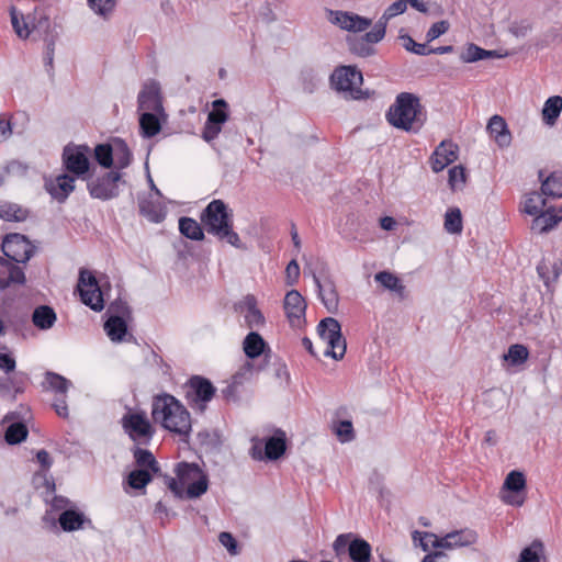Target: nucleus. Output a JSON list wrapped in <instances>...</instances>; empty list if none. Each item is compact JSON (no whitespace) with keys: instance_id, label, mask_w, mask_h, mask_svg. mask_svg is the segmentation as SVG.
Returning a JSON list of instances; mask_svg holds the SVG:
<instances>
[{"instance_id":"1","label":"nucleus","mask_w":562,"mask_h":562,"mask_svg":"<svg viewBox=\"0 0 562 562\" xmlns=\"http://www.w3.org/2000/svg\"><path fill=\"white\" fill-rule=\"evenodd\" d=\"M151 418L166 430L179 436L189 443L192 420L190 412L171 394H160L153 398Z\"/></svg>"},{"instance_id":"2","label":"nucleus","mask_w":562,"mask_h":562,"mask_svg":"<svg viewBox=\"0 0 562 562\" xmlns=\"http://www.w3.org/2000/svg\"><path fill=\"white\" fill-rule=\"evenodd\" d=\"M201 224L207 234L236 248H243L238 234L234 231L233 211L223 200H213L201 212Z\"/></svg>"},{"instance_id":"3","label":"nucleus","mask_w":562,"mask_h":562,"mask_svg":"<svg viewBox=\"0 0 562 562\" xmlns=\"http://www.w3.org/2000/svg\"><path fill=\"white\" fill-rule=\"evenodd\" d=\"M386 120L395 128L417 133L426 122V113L419 98L411 92H401L386 112Z\"/></svg>"},{"instance_id":"4","label":"nucleus","mask_w":562,"mask_h":562,"mask_svg":"<svg viewBox=\"0 0 562 562\" xmlns=\"http://www.w3.org/2000/svg\"><path fill=\"white\" fill-rule=\"evenodd\" d=\"M110 288V281L106 276L97 279L88 269H80L77 289L81 302L91 310L101 312L104 308V296Z\"/></svg>"},{"instance_id":"5","label":"nucleus","mask_w":562,"mask_h":562,"mask_svg":"<svg viewBox=\"0 0 562 562\" xmlns=\"http://www.w3.org/2000/svg\"><path fill=\"white\" fill-rule=\"evenodd\" d=\"M362 81V72L356 66H339L330 75L331 87L337 91L348 93L352 100L370 98L371 92L359 87Z\"/></svg>"},{"instance_id":"6","label":"nucleus","mask_w":562,"mask_h":562,"mask_svg":"<svg viewBox=\"0 0 562 562\" xmlns=\"http://www.w3.org/2000/svg\"><path fill=\"white\" fill-rule=\"evenodd\" d=\"M175 471L181 485H187L186 496L188 498H198L207 491V474L196 463L180 462Z\"/></svg>"},{"instance_id":"7","label":"nucleus","mask_w":562,"mask_h":562,"mask_svg":"<svg viewBox=\"0 0 562 562\" xmlns=\"http://www.w3.org/2000/svg\"><path fill=\"white\" fill-rule=\"evenodd\" d=\"M89 150L87 145L68 144L64 147L61 161L67 173L82 180L90 178Z\"/></svg>"},{"instance_id":"8","label":"nucleus","mask_w":562,"mask_h":562,"mask_svg":"<svg viewBox=\"0 0 562 562\" xmlns=\"http://www.w3.org/2000/svg\"><path fill=\"white\" fill-rule=\"evenodd\" d=\"M250 454L252 459L262 461H276L280 459L286 450L285 432L277 429L273 436L266 439L252 438Z\"/></svg>"},{"instance_id":"9","label":"nucleus","mask_w":562,"mask_h":562,"mask_svg":"<svg viewBox=\"0 0 562 562\" xmlns=\"http://www.w3.org/2000/svg\"><path fill=\"white\" fill-rule=\"evenodd\" d=\"M36 246L23 234H7L1 244V250L7 260L13 263H26L36 252Z\"/></svg>"},{"instance_id":"10","label":"nucleus","mask_w":562,"mask_h":562,"mask_svg":"<svg viewBox=\"0 0 562 562\" xmlns=\"http://www.w3.org/2000/svg\"><path fill=\"white\" fill-rule=\"evenodd\" d=\"M333 550L337 557L348 552L352 562H371L370 543L351 532L337 536L333 543Z\"/></svg>"},{"instance_id":"11","label":"nucleus","mask_w":562,"mask_h":562,"mask_svg":"<svg viewBox=\"0 0 562 562\" xmlns=\"http://www.w3.org/2000/svg\"><path fill=\"white\" fill-rule=\"evenodd\" d=\"M122 175L117 171H108L94 179L88 178L87 189L94 199L108 201L120 194L119 183Z\"/></svg>"},{"instance_id":"12","label":"nucleus","mask_w":562,"mask_h":562,"mask_svg":"<svg viewBox=\"0 0 562 562\" xmlns=\"http://www.w3.org/2000/svg\"><path fill=\"white\" fill-rule=\"evenodd\" d=\"M229 119L228 103L224 99H216L212 102V111L209 112L206 122L202 130V138L212 143L222 132V126Z\"/></svg>"},{"instance_id":"13","label":"nucleus","mask_w":562,"mask_h":562,"mask_svg":"<svg viewBox=\"0 0 562 562\" xmlns=\"http://www.w3.org/2000/svg\"><path fill=\"white\" fill-rule=\"evenodd\" d=\"M216 389L212 382L201 375H193L188 381L187 400L190 405H195L199 409L204 411L205 404L215 395Z\"/></svg>"},{"instance_id":"14","label":"nucleus","mask_w":562,"mask_h":562,"mask_svg":"<svg viewBox=\"0 0 562 562\" xmlns=\"http://www.w3.org/2000/svg\"><path fill=\"white\" fill-rule=\"evenodd\" d=\"M329 21L349 33H361L372 25V20L348 11L328 10Z\"/></svg>"},{"instance_id":"15","label":"nucleus","mask_w":562,"mask_h":562,"mask_svg":"<svg viewBox=\"0 0 562 562\" xmlns=\"http://www.w3.org/2000/svg\"><path fill=\"white\" fill-rule=\"evenodd\" d=\"M283 307L291 327L302 328L306 323V302L301 293L296 290L289 291L285 294Z\"/></svg>"},{"instance_id":"16","label":"nucleus","mask_w":562,"mask_h":562,"mask_svg":"<svg viewBox=\"0 0 562 562\" xmlns=\"http://www.w3.org/2000/svg\"><path fill=\"white\" fill-rule=\"evenodd\" d=\"M122 425L133 440L146 438L149 440L154 429L144 413L127 414L122 418Z\"/></svg>"},{"instance_id":"17","label":"nucleus","mask_w":562,"mask_h":562,"mask_svg":"<svg viewBox=\"0 0 562 562\" xmlns=\"http://www.w3.org/2000/svg\"><path fill=\"white\" fill-rule=\"evenodd\" d=\"M137 102L140 110L164 113L159 82L156 80L146 82L138 93Z\"/></svg>"},{"instance_id":"18","label":"nucleus","mask_w":562,"mask_h":562,"mask_svg":"<svg viewBox=\"0 0 562 562\" xmlns=\"http://www.w3.org/2000/svg\"><path fill=\"white\" fill-rule=\"evenodd\" d=\"M477 541L476 531L464 528L448 532L440 540H435L434 548L438 549H454L461 547H469Z\"/></svg>"},{"instance_id":"19","label":"nucleus","mask_w":562,"mask_h":562,"mask_svg":"<svg viewBox=\"0 0 562 562\" xmlns=\"http://www.w3.org/2000/svg\"><path fill=\"white\" fill-rule=\"evenodd\" d=\"M77 178L65 172L58 175L54 179L45 180V189L52 198L60 203L65 202L69 194L75 190V181Z\"/></svg>"},{"instance_id":"20","label":"nucleus","mask_w":562,"mask_h":562,"mask_svg":"<svg viewBox=\"0 0 562 562\" xmlns=\"http://www.w3.org/2000/svg\"><path fill=\"white\" fill-rule=\"evenodd\" d=\"M26 277L21 267L0 256V291L12 285H24Z\"/></svg>"},{"instance_id":"21","label":"nucleus","mask_w":562,"mask_h":562,"mask_svg":"<svg viewBox=\"0 0 562 562\" xmlns=\"http://www.w3.org/2000/svg\"><path fill=\"white\" fill-rule=\"evenodd\" d=\"M459 147L451 140H442L431 155V168L435 172L443 170L458 159Z\"/></svg>"},{"instance_id":"22","label":"nucleus","mask_w":562,"mask_h":562,"mask_svg":"<svg viewBox=\"0 0 562 562\" xmlns=\"http://www.w3.org/2000/svg\"><path fill=\"white\" fill-rule=\"evenodd\" d=\"M371 36L372 34L370 32H367L363 35H347L346 44L348 50L352 55L362 58L373 56L375 54V48L373 45L378 44L380 41Z\"/></svg>"},{"instance_id":"23","label":"nucleus","mask_w":562,"mask_h":562,"mask_svg":"<svg viewBox=\"0 0 562 562\" xmlns=\"http://www.w3.org/2000/svg\"><path fill=\"white\" fill-rule=\"evenodd\" d=\"M30 30L31 33L37 34L38 37L44 41L45 45L49 44V38H52V43L55 44L59 37V34L56 31V25L50 22L48 15L38 11L37 8L34 10V16Z\"/></svg>"},{"instance_id":"24","label":"nucleus","mask_w":562,"mask_h":562,"mask_svg":"<svg viewBox=\"0 0 562 562\" xmlns=\"http://www.w3.org/2000/svg\"><path fill=\"white\" fill-rule=\"evenodd\" d=\"M562 272V260L552 256L543 257L537 265V273L547 288L555 282Z\"/></svg>"},{"instance_id":"25","label":"nucleus","mask_w":562,"mask_h":562,"mask_svg":"<svg viewBox=\"0 0 562 562\" xmlns=\"http://www.w3.org/2000/svg\"><path fill=\"white\" fill-rule=\"evenodd\" d=\"M532 221L531 229L542 234L552 229L560 221H562V207L555 210L550 207L540 212Z\"/></svg>"},{"instance_id":"26","label":"nucleus","mask_w":562,"mask_h":562,"mask_svg":"<svg viewBox=\"0 0 562 562\" xmlns=\"http://www.w3.org/2000/svg\"><path fill=\"white\" fill-rule=\"evenodd\" d=\"M487 130L499 147L504 148L510 145L512 134L502 116L493 115L488 121Z\"/></svg>"},{"instance_id":"27","label":"nucleus","mask_w":562,"mask_h":562,"mask_svg":"<svg viewBox=\"0 0 562 562\" xmlns=\"http://www.w3.org/2000/svg\"><path fill=\"white\" fill-rule=\"evenodd\" d=\"M58 524L64 531H75L82 529L86 524L91 525V520L83 513L69 508L61 512L58 517Z\"/></svg>"},{"instance_id":"28","label":"nucleus","mask_w":562,"mask_h":562,"mask_svg":"<svg viewBox=\"0 0 562 562\" xmlns=\"http://www.w3.org/2000/svg\"><path fill=\"white\" fill-rule=\"evenodd\" d=\"M313 279L318 289V295L326 310L329 313L335 314L338 311L339 299L334 283L329 281L322 284L321 280L316 277L315 273L313 274Z\"/></svg>"},{"instance_id":"29","label":"nucleus","mask_w":562,"mask_h":562,"mask_svg":"<svg viewBox=\"0 0 562 562\" xmlns=\"http://www.w3.org/2000/svg\"><path fill=\"white\" fill-rule=\"evenodd\" d=\"M539 180L541 181V191L549 198H562V171H553L544 177V171H539Z\"/></svg>"},{"instance_id":"30","label":"nucleus","mask_w":562,"mask_h":562,"mask_svg":"<svg viewBox=\"0 0 562 562\" xmlns=\"http://www.w3.org/2000/svg\"><path fill=\"white\" fill-rule=\"evenodd\" d=\"M127 318L120 315H110L104 322V330L109 338L114 342H121L127 335Z\"/></svg>"},{"instance_id":"31","label":"nucleus","mask_w":562,"mask_h":562,"mask_svg":"<svg viewBox=\"0 0 562 562\" xmlns=\"http://www.w3.org/2000/svg\"><path fill=\"white\" fill-rule=\"evenodd\" d=\"M269 349L267 342L257 331H250L243 341V350L249 360H254Z\"/></svg>"},{"instance_id":"32","label":"nucleus","mask_w":562,"mask_h":562,"mask_svg":"<svg viewBox=\"0 0 562 562\" xmlns=\"http://www.w3.org/2000/svg\"><path fill=\"white\" fill-rule=\"evenodd\" d=\"M158 114L164 115V113L156 112H144L140 114L139 130L143 137H154L161 131V122Z\"/></svg>"},{"instance_id":"33","label":"nucleus","mask_w":562,"mask_h":562,"mask_svg":"<svg viewBox=\"0 0 562 562\" xmlns=\"http://www.w3.org/2000/svg\"><path fill=\"white\" fill-rule=\"evenodd\" d=\"M318 335L328 342L337 341L341 338V326L336 318L326 317L317 326Z\"/></svg>"},{"instance_id":"34","label":"nucleus","mask_w":562,"mask_h":562,"mask_svg":"<svg viewBox=\"0 0 562 562\" xmlns=\"http://www.w3.org/2000/svg\"><path fill=\"white\" fill-rule=\"evenodd\" d=\"M30 215L27 209L12 202H0V218L8 222H24Z\"/></svg>"},{"instance_id":"35","label":"nucleus","mask_w":562,"mask_h":562,"mask_svg":"<svg viewBox=\"0 0 562 562\" xmlns=\"http://www.w3.org/2000/svg\"><path fill=\"white\" fill-rule=\"evenodd\" d=\"M203 225L198 223L194 218L192 217H181L179 220V231L180 233L191 239V240H196V241H200V240H203L205 235H204V227H202Z\"/></svg>"},{"instance_id":"36","label":"nucleus","mask_w":562,"mask_h":562,"mask_svg":"<svg viewBox=\"0 0 562 562\" xmlns=\"http://www.w3.org/2000/svg\"><path fill=\"white\" fill-rule=\"evenodd\" d=\"M562 111V97L553 95L550 97L542 109V120L544 124L552 126L555 124L560 113Z\"/></svg>"},{"instance_id":"37","label":"nucleus","mask_w":562,"mask_h":562,"mask_svg":"<svg viewBox=\"0 0 562 562\" xmlns=\"http://www.w3.org/2000/svg\"><path fill=\"white\" fill-rule=\"evenodd\" d=\"M32 321L37 328L49 329L56 321V313L50 306L41 305L34 310Z\"/></svg>"},{"instance_id":"38","label":"nucleus","mask_w":562,"mask_h":562,"mask_svg":"<svg viewBox=\"0 0 562 562\" xmlns=\"http://www.w3.org/2000/svg\"><path fill=\"white\" fill-rule=\"evenodd\" d=\"M502 57L496 50H486L475 44H469L460 58L463 63H475L486 58Z\"/></svg>"},{"instance_id":"39","label":"nucleus","mask_w":562,"mask_h":562,"mask_svg":"<svg viewBox=\"0 0 562 562\" xmlns=\"http://www.w3.org/2000/svg\"><path fill=\"white\" fill-rule=\"evenodd\" d=\"M133 454L138 469H147L153 473L160 471L157 460L149 450L137 447L134 449Z\"/></svg>"},{"instance_id":"40","label":"nucleus","mask_w":562,"mask_h":562,"mask_svg":"<svg viewBox=\"0 0 562 562\" xmlns=\"http://www.w3.org/2000/svg\"><path fill=\"white\" fill-rule=\"evenodd\" d=\"M374 280L383 288L396 292L401 297H404L405 286L401 280L389 271H380L374 276Z\"/></svg>"},{"instance_id":"41","label":"nucleus","mask_w":562,"mask_h":562,"mask_svg":"<svg viewBox=\"0 0 562 562\" xmlns=\"http://www.w3.org/2000/svg\"><path fill=\"white\" fill-rule=\"evenodd\" d=\"M139 212L153 223H160L166 217V212L159 203L149 200L139 202Z\"/></svg>"},{"instance_id":"42","label":"nucleus","mask_w":562,"mask_h":562,"mask_svg":"<svg viewBox=\"0 0 562 562\" xmlns=\"http://www.w3.org/2000/svg\"><path fill=\"white\" fill-rule=\"evenodd\" d=\"M27 434L29 430L24 423H12L5 429L4 440L9 445H18L26 439Z\"/></svg>"},{"instance_id":"43","label":"nucleus","mask_w":562,"mask_h":562,"mask_svg":"<svg viewBox=\"0 0 562 562\" xmlns=\"http://www.w3.org/2000/svg\"><path fill=\"white\" fill-rule=\"evenodd\" d=\"M114 157L119 169H124L130 166L132 161V153L123 139L116 138L114 140L113 158Z\"/></svg>"},{"instance_id":"44","label":"nucleus","mask_w":562,"mask_h":562,"mask_svg":"<svg viewBox=\"0 0 562 562\" xmlns=\"http://www.w3.org/2000/svg\"><path fill=\"white\" fill-rule=\"evenodd\" d=\"M265 369L263 364L256 366L252 361L247 360L245 363L232 375V381L239 386L244 382L249 381L255 372H259Z\"/></svg>"},{"instance_id":"45","label":"nucleus","mask_w":562,"mask_h":562,"mask_svg":"<svg viewBox=\"0 0 562 562\" xmlns=\"http://www.w3.org/2000/svg\"><path fill=\"white\" fill-rule=\"evenodd\" d=\"M445 229L450 234H460L462 232V215L458 207L449 209L445 214Z\"/></svg>"},{"instance_id":"46","label":"nucleus","mask_w":562,"mask_h":562,"mask_svg":"<svg viewBox=\"0 0 562 562\" xmlns=\"http://www.w3.org/2000/svg\"><path fill=\"white\" fill-rule=\"evenodd\" d=\"M543 552L544 546L542 541L536 539L520 552L518 562H540Z\"/></svg>"},{"instance_id":"47","label":"nucleus","mask_w":562,"mask_h":562,"mask_svg":"<svg viewBox=\"0 0 562 562\" xmlns=\"http://www.w3.org/2000/svg\"><path fill=\"white\" fill-rule=\"evenodd\" d=\"M153 472L147 469H135L127 475V484L134 490H142L151 482Z\"/></svg>"},{"instance_id":"48","label":"nucleus","mask_w":562,"mask_h":562,"mask_svg":"<svg viewBox=\"0 0 562 562\" xmlns=\"http://www.w3.org/2000/svg\"><path fill=\"white\" fill-rule=\"evenodd\" d=\"M543 195L542 191L531 192L525 201L524 211L532 216L542 212L546 206V199Z\"/></svg>"},{"instance_id":"49","label":"nucleus","mask_w":562,"mask_h":562,"mask_svg":"<svg viewBox=\"0 0 562 562\" xmlns=\"http://www.w3.org/2000/svg\"><path fill=\"white\" fill-rule=\"evenodd\" d=\"M94 158L103 168H111L113 159V147L110 144H99L94 148Z\"/></svg>"},{"instance_id":"50","label":"nucleus","mask_w":562,"mask_h":562,"mask_svg":"<svg viewBox=\"0 0 562 562\" xmlns=\"http://www.w3.org/2000/svg\"><path fill=\"white\" fill-rule=\"evenodd\" d=\"M529 356L528 348L520 344L512 345L507 353L504 356L513 366L522 364Z\"/></svg>"},{"instance_id":"51","label":"nucleus","mask_w":562,"mask_h":562,"mask_svg":"<svg viewBox=\"0 0 562 562\" xmlns=\"http://www.w3.org/2000/svg\"><path fill=\"white\" fill-rule=\"evenodd\" d=\"M45 380L49 387L59 393L60 395H66L71 382L64 378L63 375L55 372H46Z\"/></svg>"},{"instance_id":"52","label":"nucleus","mask_w":562,"mask_h":562,"mask_svg":"<svg viewBox=\"0 0 562 562\" xmlns=\"http://www.w3.org/2000/svg\"><path fill=\"white\" fill-rule=\"evenodd\" d=\"M7 379L14 391L12 400H15L18 394L24 393L30 382L29 374L22 371H13Z\"/></svg>"},{"instance_id":"53","label":"nucleus","mask_w":562,"mask_h":562,"mask_svg":"<svg viewBox=\"0 0 562 562\" xmlns=\"http://www.w3.org/2000/svg\"><path fill=\"white\" fill-rule=\"evenodd\" d=\"M526 487L525 475L519 471H512L505 479L504 488L509 492L519 493Z\"/></svg>"},{"instance_id":"54","label":"nucleus","mask_w":562,"mask_h":562,"mask_svg":"<svg viewBox=\"0 0 562 562\" xmlns=\"http://www.w3.org/2000/svg\"><path fill=\"white\" fill-rule=\"evenodd\" d=\"M334 432L341 442L352 441L356 437L353 426L350 420H339L334 423Z\"/></svg>"},{"instance_id":"55","label":"nucleus","mask_w":562,"mask_h":562,"mask_svg":"<svg viewBox=\"0 0 562 562\" xmlns=\"http://www.w3.org/2000/svg\"><path fill=\"white\" fill-rule=\"evenodd\" d=\"M412 538L414 543L417 544L418 542L419 547L425 552H427L430 549V547L434 548L435 540H440V538L432 532L418 530L413 531Z\"/></svg>"},{"instance_id":"56","label":"nucleus","mask_w":562,"mask_h":562,"mask_svg":"<svg viewBox=\"0 0 562 562\" xmlns=\"http://www.w3.org/2000/svg\"><path fill=\"white\" fill-rule=\"evenodd\" d=\"M10 15H11V23H12V26H13L16 35L20 38H27L31 34V30H30V24L24 21L23 15H21V19H22V22H21L19 19V14L14 7L11 8Z\"/></svg>"},{"instance_id":"57","label":"nucleus","mask_w":562,"mask_h":562,"mask_svg":"<svg viewBox=\"0 0 562 562\" xmlns=\"http://www.w3.org/2000/svg\"><path fill=\"white\" fill-rule=\"evenodd\" d=\"M400 38L404 41V48L407 50V52H411V53H414L416 55H419V56H426L428 55V47L426 44H419L417 42H415L413 40L412 36H409L408 34H400Z\"/></svg>"},{"instance_id":"58","label":"nucleus","mask_w":562,"mask_h":562,"mask_svg":"<svg viewBox=\"0 0 562 562\" xmlns=\"http://www.w3.org/2000/svg\"><path fill=\"white\" fill-rule=\"evenodd\" d=\"M90 8L99 15L106 16L114 7L115 0H88Z\"/></svg>"},{"instance_id":"59","label":"nucleus","mask_w":562,"mask_h":562,"mask_svg":"<svg viewBox=\"0 0 562 562\" xmlns=\"http://www.w3.org/2000/svg\"><path fill=\"white\" fill-rule=\"evenodd\" d=\"M450 23L447 20H441L439 22L434 23L426 33V41L430 43L443 35L449 31Z\"/></svg>"},{"instance_id":"60","label":"nucleus","mask_w":562,"mask_h":562,"mask_svg":"<svg viewBox=\"0 0 562 562\" xmlns=\"http://www.w3.org/2000/svg\"><path fill=\"white\" fill-rule=\"evenodd\" d=\"M108 314L110 315H120L121 317L131 319L132 311L125 301L117 299L113 301L109 308Z\"/></svg>"},{"instance_id":"61","label":"nucleus","mask_w":562,"mask_h":562,"mask_svg":"<svg viewBox=\"0 0 562 562\" xmlns=\"http://www.w3.org/2000/svg\"><path fill=\"white\" fill-rule=\"evenodd\" d=\"M345 353H346V339L342 336L337 341L328 342V348L325 351L326 356H329L336 360L342 359Z\"/></svg>"},{"instance_id":"62","label":"nucleus","mask_w":562,"mask_h":562,"mask_svg":"<svg viewBox=\"0 0 562 562\" xmlns=\"http://www.w3.org/2000/svg\"><path fill=\"white\" fill-rule=\"evenodd\" d=\"M391 19L392 18L384 11L380 19L373 25L372 30L369 31L372 34L371 37L378 38L381 42L385 36L386 26Z\"/></svg>"},{"instance_id":"63","label":"nucleus","mask_w":562,"mask_h":562,"mask_svg":"<svg viewBox=\"0 0 562 562\" xmlns=\"http://www.w3.org/2000/svg\"><path fill=\"white\" fill-rule=\"evenodd\" d=\"M218 540L223 547L227 549L231 554H237V540L231 532L223 531L218 536Z\"/></svg>"},{"instance_id":"64","label":"nucleus","mask_w":562,"mask_h":562,"mask_svg":"<svg viewBox=\"0 0 562 562\" xmlns=\"http://www.w3.org/2000/svg\"><path fill=\"white\" fill-rule=\"evenodd\" d=\"M459 182H465V169L462 166H454L449 170V183L456 188Z\"/></svg>"}]
</instances>
